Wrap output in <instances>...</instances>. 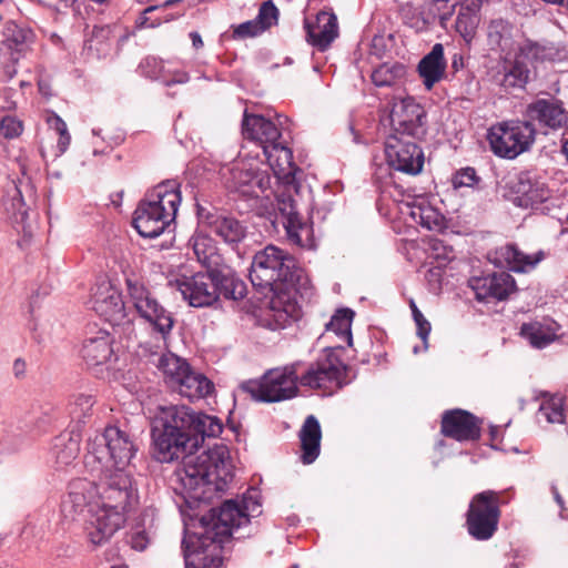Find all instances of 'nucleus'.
I'll return each instance as SVG.
<instances>
[{"label":"nucleus","mask_w":568,"mask_h":568,"mask_svg":"<svg viewBox=\"0 0 568 568\" xmlns=\"http://www.w3.org/2000/svg\"><path fill=\"white\" fill-rule=\"evenodd\" d=\"M95 400L90 394H78L69 404L70 417L78 422L84 423L85 418L92 415Z\"/></svg>","instance_id":"obj_42"},{"label":"nucleus","mask_w":568,"mask_h":568,"mask_svg":"<svg viewBox=\"0 0 568 568\" xmlns=\"http://www.w3.org/2000/svg\"><path fill=\"white\" fill-rule=\"evenodd\" d=\"M302 363H293L284 367L270 369L260 381H248L242 384V389L253 399L265 403L291 399L298 392V374Z\"/></svg>","instance_id":"obj_9"},{"label":"nucleus","mask_w":568,"mask_h":568,"mask_svg":"<svg viewBox=\"0 0 568 568\" xmlns=\"http://www.w3.org/2000/svg\"><path fill=\"white\" fill-rule=\"evenodd\" d=\"M294 171L288 178H283L286 180L285 190L277 194V210L281 214L282 224L286 231V236L293 244L303 246L304 245V235H308V227L303 222L298 210L296 201L293 197L292 190L295 192L296 186L291 183L293 179Z\"/></svg>","instance_id":"obj_18"},{"label":"nucleus","mask_w":568,"mask_h":568,"mask_svg":"<svg viewBox=\"0 0 568 568\" xmlns=\"http://www.w3.org/2000/svg\"><path fill=\"white\" fill-rule=\"evenodd\" d=\"M568 9V0H565V3L562 4Z\"/></svg>","instance_id":"obj_61"},{"label":"nucleus","mask_w":568,"mask_h":568,"mask_svg":"<svg viewBox=\"0 0 568 568\" xmlns=\"http://www.w3.org/2000/svg\"><path fill=\"white\" fill-rule=\"evenodd\" d=\"M197 214L200 220L207 224L211 231L222 237L226 243H239L246 235V227L235 217L217 212H210L204 207H199Z\"/></svg>","instance_id":"obj_22"},{"label":"nucleus","mask_w":568,"mask_h":568,"mask_svg":"<svg viewBox=\"0 0 568 568\" xmlns=\"http://www.w3.org/2000/svg\"><path fill=\"white\" fill-rule=\"evenodd\" d=\"M529 79V70L525 62L514 61L505 67V72L500 84L505 89H523Z\"/></svg>","instance_id":"obj_39"},{"label":"nucleus","mask_w":568,"mask_h":568,"mask_svg":"<svg viewBox=\"0 0 568 568\" xmlns=\"http://www.w3.org/2000/svg\"><path fill=\"white\" fill-rule=\"evenodd\" d=\"M500 493L485 490L476 494L466 514L468 534L476 540H488L497 531L500 517Z\"/></svg>","instance_id":"obj_12"},{"label":"nucleus","mask_w":568,"mask_h":568,"mask_svg":"<svg viewBox=\"0 0 568 568\" xmlns=\"http://www.w3.org/2000/svg\"><path fill=\"white\" fill-rule=\"evenodd\" d=\"M150 542V537L146 530L135 528L130 536V544L133 549L143 551Z\"/></svg>","instance_id":"obj_52"},{"label":"nucleus","mask_w":568,"mask_h":568,"mask_svg":"<svg viewBox=\"0 0 568 568\" xmlns=\"http://www.w3.org/2000/svg\"><path fill=\"white\" fill-rule=\"evenodd\" d=\"M418 139L388 135L385 142V155L389 166L409 175L420 173L425 158L423 150L416 143Z\"/></svg>","instance_id":"obj_17"},{"label":"nucleus","mask_w":568,"mask_h":568,"mask_svg":"<svg viewBox=\"0 0 568 568\" xmlns=\"http://www.w3.org/2000/svg\"><path fill=\"white\" fill-rule=\"evenodd\" d=\"M189 245L192 247L194 256L202 265L212 268L219 264L220 256L214 241L210 236L195 233L191 237Z\"/></svg>","instance_id":"obj_33"},{"label":"nucleus","mask_w":568,"mask_h":568,"mask_svg":"<svg viewBox=\"0 0 568 568\" xmlns=\"http://www.w3.org/2000/svg\"><path fill=\"white\" fill-rule=\"evenodd\" d=\"M476 182V172L473 168H466L459 171L454 178V186H473Z\"/></svg>","instance_id":"obj_50"},{"label":"nucleus","mask_w":568,"mask_h":568,"mask_svg":"<svg viewBox=\"0 0 568 568\" xmlns=\"http://www.w3.org/2000/svg\"><path fill=\"white\" fill-rule=\"evenodd\" d=\"M501 256L505 258L509 268L514 272H528L536 267L542 260V252L534 255L526 254L518 250L515 245H506L501 248Z\"/></svg>","instance_id":"obj_34"},{"label":"nucleus","mask_w":568,"mask_h":568,"mask_svg":"<svg viewBox=\"0 0 568 568\" xmlns=\"http://www.w3.org/2000/svg\"><path fill=\"white\" fill-rule=\"evenodd\" d=\"M16 192L18 193V195H21V192L18 187H16Z\"/></svg>","instance_id":"obj_62"},{"label":"nucleus","mask_w":568,"mask_h":568,"mask_svg":"<svg viewBox=\"0 0 568 568\" xmlns=\"http://www.w3.org/2000/svg\"><path fill=\"white\" fill-rule=\"evenodd\" d=\"M158 369L162 373L165 384L173 390L183 375L190 369V364L182 357L168 352L161 354L154 362Z\"/></svg>","instance_id":"obj_30"},{"label":"nucleus","mask_w":568,"mask_h":568,"mask_svg":"<svg viewBox=\"0 0 568 568\" xmlns=\"http://www.w3.org/2000/svg\"><path fill=\"white\" fill-rule=\"evenodd\" d=\"M176 0H168L163 3V7H169V6H172L173 3H175Z\"/></svg>","instance_id":"obj_60"},{"label":"nucleus","mask_w":568,"mask_h":568,"mask_svg":"<svg viewBox=\"0 0 568 568\" xmlns=\"http://www.w3.org/2000/svg\"><path fill=\"white\" fill-rule=\"evenodd\" d=\"M389 135L423 138L426 133V112L414 98H395L389 111Z\"/></svg>","instance_id":"obj_16"},{"label":"nucleus","mask_w":568,"mask_h":568,"mask_svg":"<svg viewBox=\"0 0 568 568\" xmlns=\"http://www.w3.org/2000/svg\"><path fill=\"white\" fill-rule=\"evenodd\" d=\"M562 149H564V153H565V155H566V158H567V160H568V140L565 142V144H564V148H562Z\"/></svg>","instance_id":"obj_59"},{"label":"nucleus","mask_w":568,"mask_h":568,"mask_svg":"<svg viewBox=\"0 0 568 568\" xmlns=\"http://www.w3.org/2000/svg\"><path fill=\"white\" fill-rule=\"evenodd\" d=\"M354 311L351 308H339L332 316L331 321L326 324V331L333 332L337 337L352 346V322L354 318Z\"/></svg>","instance_id":"obj_36"},{"label":"nucleus","mask_w":568,"mask_h":568,"mask_svg":"<svg viewBox=\"0 0 568 568\" xmlns=\"http://www.w3.org/2000/svg\"><path fill=\"white\" fill-rule=\"evenodd\" d=\"M193 409L187 406L162 407L154 420L152 438L155 457L160 463L182 459L183 466L175 471L176 480L194 499L205 497V487L216 485L229 475V450L224 445L199 449V439L191 433Z\"/></svg>","instance_id":"obj_1"},{"label":"nucleus","mask_w":568,"mask_h":568,"mask_svg":"<svg viewBox=\"0 0 568 568\" xmlns=\"http://www.w3.org/2000/svg\"><path fill=\"white\" fill-rule=\"evenodd\" d=\"M145 65L148 68H153L152 70L146 71L148 75L153 79H162L168 85L174 82H184V74L176 80H166L165 78V64L162 60H158L156 58H146Z\"/></svg>","instance_id":"obj_46"},{"label":"nucleus","mask_w":568,"mask_h":568,"mask_svg":"<svg viewBox=\"0 0 568 568\" xmlns=\"http://www.w3.org/2000/svg\"><path fill=\"white\" fill-rule=\"evenodd\" d=\"M539 422L562 424L566 419L565 399L560 395H544L537 412Z\"/></svg>","instance_id":"obj_35"},{"label":"nucleus","mask_w":568,"mask_h":568,"mask_svg":"<svg viewBox=\"0 0 568 568\" xmlns=\"http://www.w3.org/2000/svg\"><path fill=\"white\" fill-rule=\"evenodd\" d=\"M0 2H2V0H0Z\"/></svg>","instance_id":"obj_64"},{"label":"nucleus","mask_w":568,"mask_h":568,"mask_svg":"<svg viewBox=\"0 0 568 568\" xmlns=\"http://www.w3.org/2000/svg\"><path fill=\"white\" fill-rule=\"evenodd\" d=\"M509 24L503 19L493 20L488 26V40L491 45L501 47L503 40L509 36Z\"/></svg>","instance_id":"obj_44"},{"label":"nucleus","mask_w":568,"mask_h":568,"mask_svg":"<svg viewBox=\"0 0 568 568\" xmlns=\"http://www.w3.org/2000/svg\"><path fill=\"white\" fill-rule=\"evenodd\" d=\"M409 307L412 310L413 317L416 315V312H420L417 305L415 304L414 300L409 301Z\"/></svg>","instance_id":"obj_56"},{"label":"nucleus","mask_w":568,"mask_h":568,"mask_svg":"<svg viewBox=\"0 0 568 568\" xmlns=\"http://www.w3.org/2000/svg\"><path fill=\"white\" fill-rule=\"evenodd\" d=\"M253 286L282 292L295 277V261L284 250L267 245L253 256L248 273Z\"/></svg>","instance_id":"obj_7"},{"label":"nucleus","mask_w":568,"mask_h":568,"mask_svg":"<svg viewBox=\"0 0 568 568\" xmlns=\"http://www.w3.org/2000/svg\"><path fill=\"white\" fill-rule=\"evenodd\" d=\"M271 310L276 314L278 322L285 324L288 317H294L295 305L291 302L283 305L281 296H277L271 301Z\"/></svg>","instance_id":"obj_48"},{"label":"nucleus","mask_w":568,"mask_h":568,"mask_svg":"<svg viewBox=\"0 0 568 568\" xmlns=\"http://www.w3.org/2000/svg\"><path fill=\"white\" fill-rule=\"evenodd\" d=\"M126 288L130 301L139 315L144 318L154 332L160 334L165 342L173 328L174 318L168 310H165L153 294L145 286L141 277L135 273L126 274Z\"/></svg>","instance_id":"obj_11"},{"label":"nucleus","mask_w":568,"mask_h":568,"mask_svg":"<svg viewBox=\"0 0 568 568\" xmlns=\"http://www.w3.org/2000/svg\"><path fill=\"white\" fill-rule=\"evenodd\" d=\"M136 452L135 439L130 433L118 426H108L89 444L85 465L128 468Z\"/></svg>","instance_id":"obj_8"},{"label":"nucleus","mask_w":568,"mask_h":568,"mask_svg":"<svg viewBox=\"0 0 568 568\" xmlns=\"http://www.w3.org/2000/svg\"><path fill=\"white\" fill-rule=\"evenodd\" d=\"M173 390L189 399H200L214 390V384L204 374L190 367Z\"/></svg>","instance_id":"obj_29"},{"label":"nucleus","mask_w":568,"mask_h":568,"mask_svg":"<svg viewBox=\"0 0 568 568\" xmlns=\"http://www.w3.org/2000/svg\"><path fill=\"white\" fill-rule=\"evenodd\" d=\"M50 125L59 134L58 149L60 153L65 152L71 140L65 122L58 115H54L53 119L50 120Z\"/></svg>","instance_id":"obj_47"},{"label":"nucleus","mask_w":568,"mask_h":568,"mask_svg":"<svg viewBox=\"0 0 568 568\" xmlns=\"http://www.w3.org/2000/svg\"><path fill=\"white\" fill-rule=\"evenodd\" d=\"M479 18L469 7L462 8L456 19V30L466 40L470 41L475 33Z\"/></svg>","instance_id":"obj_40"},{"label":"nucleus","mask_w":568,"mask_h":568,"mask_svg":"<svg viewBox=\"0 0 568 568\" xmlns=\"http://www.w3.org/2000/svg\"><path fill=\"white\" fill-rule=\"evenodd\" d=\"M406 69L400 63H383L372 72V81L376 87H390L400 80Z\"/></svg>","instance_id":"obj_38"},{"label":"nucleus","mask_w":568,"mask_h":568,"mask_svg":"<svg viewBox=\"0 0 568 568\" xmlns=\"http://www.w3.org/2000/svg\"><path fill=\"white\" fill-rule=\"evenodd\" d=\"M414 322L417 326V335L424 343V348H427V338L430 333L432 326L430 323L425 318L422 312H416V315L413 317Z\"/></svg>","instance_id":"obj_51"},{"label":"nucleus","mask_w":568,"mask_h":568,"mask_svg":"<svg viewBox=\"0 0 568 568\" xmlns=\"http://www.w3.org/2000/svg\"><path fill=\"white\" fill-rule=\"evenodd\" d=\"M321 438L322 432L318 420L313 415L307 416L300 430L301 458L304 464H312L318 457Z\"/></svg>","instance_id":"obj_28"},{"label":"nucleus","mask_w":568,"mask_h":568,"mask_svg":"<svg viewBox=\"0 0 568 568\" xmlns=\"http://www.w3.org/2000/svg\"><path fill=\"white\" fill-rule=\"evenodd\" d=\"M552 494H554V497H555V500L557 501V504L559 506H562L564 505L562 497L560 496V494L558 493L556 487H552Z\"/></svg>","instance_id":"obj_55"},{"label":"nucleus","mask_w":568,"mask_h":568,"mask_svg":"<svg viewBox=\"0 0 568 568\" xmlns=\"http://www.w3.org/2000/svg\"><path fill=\"white\" fill-rule=\"evenodd\" d=\"M112 568H126V567H112Z\"/></svg>","instance_id":"obj_63"},{"label":"nucleus","mask_w":568,"mask_h":568,"mask_svg":"<svg viewBox=\"0 0 568 568\" xmlns=\"http://www.w3.org/2000/svg\"><path fill=\"white\" fill-rule=\"evenodd\" d=\"M487 139L495 155L513 160L530 150L536 141V130L523 118L493 125Z\"/></svg>","instance_id":"obj_10"},{"label":"nucleus","mask_w":568,"mask_h":568,"mask_svg":"<svg viewBox=\"0 0 568 568\" xmlns=\"http://www.w3.org/2000/svg\"><path fill=\"white\" fill-rule=\"evenodd\" d=\"M155 9H158V7H156V6H150V7H148V8L143 11V13H144V14H146V13H149V12L154 11Z\"/></svg>","instance_id":"obj_58"},{"label":"nucleus","mask_w":568,"mask_h":568,"mask_svg":"<svg viewBox=\"0 0 568 568\" xmlns=\"http://www.w3.org/2000/svg\"><path fill=\"white\" fill-rule=\"evenodd\" d=\"M445 69L444 48L440 43H436L418 64L419 75L428 90L443 79Z\"/></svg>","instance_id":"obj_27"},{"label":"nucleus","mask_w":568,"mask_h":568,"mask_svg":"<svg viewBox=\"0 0 568 568\" xmlns=\"http://www.w3.org/2000/svg\"><path fill=\"white\" fill-rule=\"evenodd\" d=\"M449 0H435V4L437 6V9H446V11L442 14L440 19L446 20L448 19L455 9V3L448 6Z\"/></svg>","instance_id":"obj_53"},{"label":"nucleus","mask_w":568,"mask_h":568,"mask_svg":"<svg viewBox=\"0 0 568 568\" xmlns=\"http://www.w3.org/2000/svg\"><path fill=\"white\" fill-rule=\"evenodd\" d=\"M277 124L263 115L244 112L242 132L246 140L255 142L263 150L266 161L277 178H288L295 166L293 153L282 139V116H277Z\"/></svg>","instance_id":"obj_6"},{"label":"nucleus","mask_w":568,"mask_h":568,"mask_svg":"<svg viewBox=\"0 0 568 568\" xmlns=\"http://www.w3.org/2000/svg\"><path fill=\"white\" fill-rule=\"evenodd\" d=\"M278 10L272 1L264 2L255 19L236 26L233 30L234 39H247L263 33L277 22Z\"/></svg>","instance_id":"obj_26"},{"label":"nucleus","mask_w":568,"mask_h":568,"mask_svg":"<svg viewBox=\"0 0 568 568\" xmlns=\"http://www.w3.org/2000/svg\"><path fill=\"white\" fill-rule=\"evenodd\" d=\"M308 41L324 51L338 34L337 18L332 12L321 11L315 23H306Z\"/></svg>","instance_id":"obj_25"},{"label":"nucleus","mask_w":568,"mask_h":568,"mask_svg":"<svg viewBox=\"0 0 568 568\" xmlns=\"http://www.w3.org/2000/svg\"><path fill=\"white\" fill-rule=\"evenodd\" d=\"M521 114L536 134H549L568 128V110L564 101L549 93L525 104Z\"/></svg>","instance_id":"obj_13"},{"label":"nucleus","mask_w":568,"mask_h":568,"mask_svg":"<svg viewBox=\"0 0 568 568\" xmlns=\"http://www.w3.org/2000/svg\"><path fill=\"white\" fill-rule=\"evenodd\" d=\"M345 375L346 366L336 355L329 353L301 371L298 382L301 386L332 394L342 387Z\"/></svg>","instance_id":"obj_15"},{"label":"nucleus","mask_w":568,"mask_h":568,"mask_svg":"<svg viewBox=\"0 0 568 568\" xmlns=\"http://www.w3.org/2000/svg\"><path fill=\"white\" fill-rule=\"evenodd\" d=\"M98 479H75L61 503L67 519L89 508L87 531L90 541L99 546L111 538L125 523L128 515L139 505L138 483L129 468L109 465L90 466Z\"/></svg>","instance_id":"obj_2"},{"label":"nucleus","mask_w":568,"mask_h":568,"mask_svg":"<svg viewBox=\"0 0 568 568\" xmlns=\"http://www.w3.org/2000/svg\"><path fill=\"white\" fill-rule=\"evenodd\" d=\"M410 215L416 222L428 230H433L440 225V217L432 207H413Z\"/></svg>","instance_id":"obj_43"},{"label":"nucleus","mask_w":568,"mask_h":568,"mask_svg":"<svg viewBox=\"0 0 568 568\" xmlns=\"http://www.w3.org/2000/svg\"><path fill=\"white\" fill-rule=\"evenodd\" d=\"M93 310L111 323L124 318V303L120 292L108 281L97 285L92 294Z\"/></svg>","instance_id":"obj_21"},{"label":"nucleus","mask_w":568,"mask_h":568,"mask_svg":"<svg viewBox=\"0 0 568 568\" xmlns=\"http://www.w3.org/2000/svg\"><path fill=\"white\" fill-rule=\"evenodd\" d=\"M192 417L194 423L192 424L191 433L197 437L199 445L205 437H217L222 433L223 426L217 417L194 410Z\"/></svg>","instance_id":"obj_37"},{"label":"nucleus","mask_w":568,"mask_h":568,"mask_svg":"<svg viewBox=\"0 0 568 568\" xmlns=\"http://www.w3.org/2000/svg\"><path fill=\"white\" fill-rule=\"evenodd\" d=\"M462 58H459L457 60V58L455 57L454 60H453V63H452V67L455 69V70H458L459 65H462Z\"/></svg>","instance_id":"obj_57"},{"label":"nucleus","mask_w":568,"mask_h":568,"mask_svg":"<svg viewBox=\"0 0 568 568\" xmlns=\"http://www.w3.org/2000/svg\"><path fill=\"white\" fill-rule=\"evenodd\" d=\"M79 452V438L71 433H62L57 436L51 447V455L58 467L71 465L78 457Z\"/></svg>","instance_id":"obj_31"},{"label":"nucleus","mask_w":568,"mask_h":568,"mask_svg":"<svg viewBox=\"0 0 568 568\" xmlns=\"http://www.w3.org/2000/svg\"><path fill=\"white\" fill-rule=\"evenodd\" d=\"M511 192L513 202L517 206L532 210L538 209L550 196V191L546 184L529 172H523L518 175L511 186Z\"/></svg>","instance_id":"obj_19"},{"label":"nucleus","mask_w":568,"mask_h":568,"mask_svg":"<svg viewBox=\"0 0 568 568\" xmlns=\"http://www.w3.org/2000/svg\"><path fill=\"white\" fill-rule=\"evenodd\" d=\"M183 298L193 307L211 306L222 294L227 300H240L245 295V284L230 270H211L192 276H182L175 282Z\"/></svg>","instance_id":"obj_5"},{"label":"nucleus","mask_w":568,"mask_h":568,"mask_svg":"<svg viewBox=\"0 0 568 568\" xmlns=\"http://www.w3.org/2000/svg\"><path fill=\"white\" fill-rule=\"evenodd\" d=\"M260 504L252 496L241 503L226 500L216 510L212 509V524L201 520V531L185 532L183 538L185 568H220L223 545L234 528L250 521V516L260 513Z\"/></svg>","instance_id":"obj_3"},{"label":"nucleus","mask_w":568,"mask_h":568,"mask_svg":"<svg viewBox=\"0 0 568 568\" xmlns=\"http://www.w3.org/2000/svg\"><path fill=\"white\" fill-rule=\"evenodd\" d=\"M0 132L7 139L17 138L22 132V123L14 116L7 115L0 122Z\"/></svg>","instance_id":"obj_49"},{"label":"nucleus","mask_w":568,"mask_h":568,"mask_svg":"<svg viewBox=\"0 0 568 568\" xmlns=\"http://www.w3.org/2000/svg\"><path fill=\"white\" fill-rule=\"evenodd\" d=\"M229 190L247 197H258L271 187V176L247 161H236L222 171Z\"/></svg>","instance_id":"obj_14"},{"label":"nucleus","mask_w":568,"mask_h":568,"mask_svg":"<svg viewBox=\"0 0 568 568\" xmlns=\"http://www.w3.org/2000/svg\"><path fill=\"white\" fill-rule=\"evenodd\" d=\"M493 300L503 301L515 290L513 276L506 272L494 273L489 275Z\"/></svg>","instance_id":"obj_41"},{"label":"nucleus","mask_w":568,"mask_h":568,"mask_svg":"<svg viewBox=\"0 0 568 568\" xmlns=\"http://www.w3.org/2000/svg\"><path fill=\"white\" fill-rule=\"evenodd\" d=\"M190 38H191L192 44L195 49H200L203 47V40L199 32H196V31L191 32Z\"/></svg>","instance_id":"obj_54"},{"label":"nucleus","mask_w":568,"mask_h":568,"mask_svg":"<svg viewBox=\"0 0 568 568\" xmlns=\"http://www.w3.org/2000/svg\"><path fill=\"white\" fill-rule=\"evenodd\" d=\"M180 203V184L176 181L158 184L135 209L134 229L143 237L159 236L175 220Z\"/></svg>","instance_id":"obj_4"},{"label":"nucleus","mask_w":568,"mask_h":568,"mask_svg":"<svg viewBox=\"0 0 568 568\" xmlns=\"http://www.w3.org/2000/svg\"><path fill=\"white\" fill-rule=\"evenodd\" d=\"M469 287L475 292V296L478 301L489 302L493 300L489 275L471 277L469 280Z\"/></svg>","instance_id":"obj_45"},{"label":"nucleus","mask_w":568,"mask_h":568,"mask_svg":"<svg viewBox=\"0 0 568 568\" xmlns=\"http://www.w3.org/2000/svg\"><path fill=\"white\" fill-rule=\"evenodd\" d=\"M442 433L458 442L476 440L480 437L479 420L463 409L448 410L442 418Z\"/></svg>","instance_id":"obj_20"},{"label":"nucleus","mask_w":568,"mask_h":568,"mask_svg":"<svg viewBox=\"0 0 568 568\" xmlns=\"http://www.w3.org/2000/svg\"><path fill=\"white\" fill-rule=\"evenodd\" d=\"M112 354L111 341L105 333L87 339L82 347V357L89 365H102L111 358Z\"/></svg>","instance_id":"obj_32"},{"label":"nucleus","mask_w":568,"mask_h":568,"mask_svg":"<svg viewBox=\"0 0 568 568\" xmlns=\"http://www.w3.org/2000/svg\"><path fill=\"white\" fill-rule=\"evenodd\" d=\"M560 325L552 320L531 321L520 326L519 335L534 348L542 349L559 338Z\"/></svg>","instance_id":"obj_23"},{"label":"nucleus","mask_w":568,"mask_h":568,"mask_svg":"<svg viewBox=\"0 0 568 568\" xmlns=\"http://www.w3.org/2000/svg\"><path fill=\"white\" fill-rule=\"evenodd\" d=\"M28 50V34L23 30H19L12 37L1 41L0 63L9 79L17 74V63L26 55Z\"/></svg>","instance_id":"obj_24"}]
</instances>
